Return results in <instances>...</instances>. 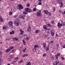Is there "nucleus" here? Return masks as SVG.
I'll return each instance as SVG.
<instances>
[{
	"label": "nucleus",
	"mask_w": 65,
	"mask_h": 65,
	"mask_svg": "<svg viewBox=\"0 0 65 65\" xmlns=\"http://www.w3.org/2000/svg\"><path fill=\"white\" fill-rule=\"evenodd\" d=\"M26 11H24L23 12V13L25 14H27V12H31V9H29L28 8H27L25 9Z\"/></svg>",
	"instance_id": "nucleus-1"
},
{
	"label": "nucleus",
	"mask_w": 65,
	"mask_h": 65,
	"mask_svg": "<svg viewBox=\"0 0 65 65\" xmlns=\"http://www.w3.org/2000/svg\"><path fill=\"white\" fill-rule=\"evenodd\" d=\"M43 45L44 46V48L45 50V51H48V48L49 47V45H48L47 47H45V45H46V43H43Z\"/></svg>",
	"instance_id": "nucleus-2"
},
{
	"label": "nucleus",
	"mask_w": 65,
	"mask_h": 65,
	"mask_svg": "<svg viewBox=\"0 0 65 65\" xmlns=\"http://www.w3.org/2000/svg\"><path fill=\"white\" fill-rule=\"evenodd\" d=\"M13 47L12 46L10 47L8 49H7L6 51V53H8L10 50L13 49Z\"/></svg>",
	"instance_id": "nucleus-3"
},
{
	"label": "nucleus",
	"mask_w": 65,
	"mask_h": 65,
	"mask_svg": "<svg viewBox=\"0 0 65 65\" xmlns=\"http://www.w3.org/2000/svg\"><path fill=\"white\" fill-rule=\"evenodd\" d=\"M18 7H17V8L18 9H19L20 10L21 9H23V6H22L21 5V4L18 5Z\"/></svg>",
	"instance_id": "nucleus-4"
},
{
	"label": "nucleus",
	"mask_w": 65,
	"mask_h": 65,
	"mask_svg": "<svg viewBox=\"0 0 65 65\" xmlns=\"http://www.w3.org/2000/svg\"><path fill=\"white\" fill-rule=\"evenodd\" d=\"M25 15H19V18L20 19H22L23 20H24L25 19Z\"/></svg>",
	"instance_id": "nucleus-5"
},
{
	"label": "nucleus",
	"mask_w": 65,
	"mask_h": 65,
	"mask_svg": "<svg viewBox=\"0 0 65 65\" xmlns=\"http://www.w3.org/2000/svg\"><path fill=\"white\" fill-rule=\"evenodd\" d=\"M36 14L38 17H41V14L39 12H37Z\"/></svg>",
	"instance_id": "nucleus-6"
},
{
	"label": "nucleus",
	"mask_w": 65,
	"mask_h": 65,
	"mask_svg": "<svg viewBox=\"0 0 65 65\" xmlns=\"http://www.w3.org/2000/svg\"><path fill=\"white\" fill-rule=\"evenodd\" d=\"M19 23V18H17V19L14 21V23Z\"/></svg>",
	"instance_id": "nucleus-7"
},
{
	"label": "nucleus",
	"mask_w": 65,
	"mask_h": 65,
	"mask_svg": "<svg viewBox=\"0 0 65 65\" xmlns=\"http://www.w3.org/2000/svg\"><path fill=\"white\" fill-rule=\"evenodd\" d=\"M19 24H19V23H14V25L15 26H19Z\"/></svg>",
	"instance_id": "nucleus-8"
},
{
	"label": "nucleus",
	"mask_w": 65,
	"mask_h": 65,
	"mask_svg": "<svg viewBox=\"0 0 65 65\" xmlns=\"http://www.w3.org/2000/svg\"><path fill=\"white\" fill-rule=\"evenodd\" d=\"M43 28L45 30H47V27L46 26L44 25L43 26Z\"/></svg>",
	"instance_id": "nucleus-9"
},
{
	"label": "nucleus",
	"mask_w": 65,
	"mask_h": 65,
	"mask_svg": "<svg viewBox=\"0 0 65 65\" xmlns=\"http://www.w3.org/2000/svg\"><path fill=\"white\" fill-rule=\"evenodd\" d=\"M58 63H59V62H58L57 61V62H55L53 63L54 65H57L58 64Z\"/></svg>",
	"instance_id": "nucleus-10"
},
{
	"label": "nucleus",
	"mask_w": 65,
	"mask_h": 65,
	"mask_svg": "<svg viewBox=\"0 0 65 65\" xmlns=\"http://www.w3.org/2000/svg\"><path fill=\"white\" fill-rule=\"evenodd\" d=\"M14 31H12L11 32H10V34H14Z\"/></svg>",
	"instance_id": "nucleus-11"
},
{
	"label": "nucleus",
	"mask_w": 65,
	"mask_h": 65,
	"mask_svg": "<svg viewBox=\"0 0 65 65\" xmlns=\"http://www.w3.org/2000/svg\"><path fill=\"white\" fill-rule=\"evenodd\" d=\"M9 25H12V21H10L9 22Z\"/></svg>",
	"instance_id": "nucleus-12"
},
{
	"label": "nucleus",
	"mask_w": 65,
	"mask_h": 65,
	"mask_svg": "<svg viewBox=\"0 0 65 65\" xmlns=\"http://www.w3.org/2000/svg\"><path fill=\"white\" fill-rule=\"evenodd\" d=\"M0 21L3 22V20H2V18L1 16H0Z\"/></svg>",
	"instance_id": "nucleus-13"
},
{
	"label": "nucleus",
	"mask_w": 65,
	"mask_h": 65,
	"mask_svg": "<svg viewBox=\"0 0 65 65\" xmlns=\"http://www.w3.org/2000/svg\"><path fill=\"white\" fill-rule=\"evenodd\" d=\"M7 27L6 26H4V27H3V30L4 29H7Z\"/></svg>",
	"instance_id": "nucleus-14"
},
{
	"label": "nucleus",
	"mask_w": 65,
	"mask_h": 65,
	"mask_svg": "<svg viewBox=\"0 0 65 65\" xmlns=\"http://www.w3.org/2000/svg\"><path fill=\"white\" fill-rule=\"evenodd\" d=\"M23 42L24 44V45H26V42L25 41V40H23Z\"/></svg>",
	"instance_id": "nucleus-15"
},
{
	"label": "nucleus",
	"mask_w": 65,
	"mask_h": 65,
	"mask_svg": "<svg viewBox=\"0 0 65 65\" xmlns=\"http://www.w3.org/2000/svg\"><path fill=\"white\" fill-rule=\"evenodd\" d=\"M61 0H57L56 1V2H57V3H59L60 2V1Z\"/></svg>",
	"instance_id": "nucleus-16"
},
{
	"label": "nucleus",
	"mask_w": 65,
	"mask_h": 65,
	"mask_svg": "<svg viewBox=\"0 0 65 65\" xmlns=\"http://www.w3.org/2000/svg\"><path fill=\"white\" fill-rule=\"evenodd\" d=\"M15 51H16V50H13L12 51L11 53H15Z\"/></svg>",
	"instance_id": "nucleus-17"
},
{
	"label": "nucleus",
	"mask_w": 65,
	"mask_h": 65,
	"mask_svg": "<svg viewBox=\"0 0 65 65\" xmlns=\"http://www.w3.org/2000/svg\"><path fill=\"white\" fill-rule=\"evenodd\" d=\"M63 25V23L61 24H60V26L58 27V28H60V27H61Z\"/></svg>",
	"instance_id": "nucleus-18"
},
{
	"label": "nucleus",
	"mask_w": 65,
	"mask_h": 65,
	"mask_svg": "<svg viewBox=\"0 0 65 65\" xmlns=\"http://www.w3.org/2000/svg\"><path fill=\"white\" fill-rule=\"evenodd\" d=\"M44 12L46 14H47L48 13V11L46 10Z\"/></svg>",
	"instance_id": "nucleus-19"
},
{
	"label": "nucleus",
	"mask_w": 65,
	"mask_h": 65,
	"mask_svg": "<svg viewBox=\"0 0 65 65\" xmlns=\"http://www.w3.org/2000/svg\"><path fill=\"white\" fill-rule=\"evenodd\" d=\"M39 30H37L35 32V33H38L39 32Z\"/></svg>",
	"instance_id": "nucleus-20"
},
{
	"label": "nucleus",
	"mask_w": 65,
	"mask_h": 65,
	"mask_svg": "<svg viewBox=\"0 0 65 65\" xmlns=\"http://www.w3.org/2000/svg\"><path fill=\"white\" fill-rule=\"evenodd\" d=\"M29 40V37H26V40Z\"/></svg>",
	"instance_id": "nucleus-21"
},
{
	"label": "nucleus",
	"mask_w": 65,
	"mask_h": 65,
	"mask_svg": "<svg viewBox=\"0 0 65 65\" xmlns=\"http://www.w3.org/2000/svg\"><path fill=\"white\" fill-rule=\"evenodd\" d=\"M59 57V56H58V55H55V57L56 58H58V57Z\"/></svg>",
	"instance_id": "nucleus-22"
},
{
	"label": "nucleus",
	"mask_w": 65,
	"mask_h": 65,
	"mask_svg": "<svg viewBox=\"0 0 65 65\" xmlns=\"http://www.w3.org/2000/svg\"><path fill=\"white\" fill-rule=\"evenodd\" d=\"M13 57H14V55H10V58H13Z\"/></svg>",
	"instance_id": "nucleus-23"
},
{
	"label": "nucleus",
	"mask_w": 65,
	"mask_h": 65,
	"mask_svg": "<svg viewBox=\"0 0 65 65\" xmlns=\"http://www.w3.org/2000/svg\"><path fill=\"white\" fill-rule=\"evenodd\" d=\"M26 48H25L24 49V50H23L22 51H23V52H26Z\"/></svg>",
	"instance_id": "nucleus-24"
},
{
	"label": "nucleus",
	"mask_w": 65,
	"mask_h": 65,
	"mask_svg": "<svg viewBox=\"0 0 65 65\" xmlns=\"http://www.w3.org/2000/svg\"><path fill=\"white\" fill-rule=\"evenodd\" d=\"M56 47H59V44H56Z\"/></svg>",
	"instance_id": "nucleus-25"
},
{
	"label": "nucleus",
	"mask_w": 65,
	"mask_h": 65,
	"mask_svg": "<svg viewBox=\"0 0 65 65\" xmlns=\"http://www.w3.org/2000/svg\"><path fill=\"white\" fill-rule=\"evenodd\" d=\"M60 23H58V27H60Z\"/></svg>",
	"instance_id": "nucleus-26"
},
{
	"label": "nucleus",
	"mask_w": 65,
	"mask_h": 65,
	"mask_svg": "<svg viewBox=\"0 0 65 65\" xmlns=\"http://www.w3.org/2000/svg\"><path fill=\"white\" fill-rule=\"evenodd\" d=\"M38 45H36L34 46V47L36 48V47H38Z\"/></svg>",
	"instance_id": "nucleus-27"
},
{
	"label": "nucleus",
	"mask_w": 65,
	"mask_h": 65,
	"mask_svg": "<svg viewBox=\"0 0 65 65\" xmlns=\"http://www.w3.org/2000/svg\"><path fill=\"white\" fill-rule=\"evenodd\" d=\"M26 6L27 7H29L30 6V4L27 3V4H26Z\"/></svg>",
	"instance_id": "nucleus-28"
},
{
	"label": "nucleus",
	"mask_w": 65,
	"mask_h": 65,
	"mask_svg": "<svg viewBox=\"0 0 65 65\" xmlns=\"http://www.w3.org/2000/svg\"><path fill=\"white\" fill-rule=\"evenodd\" d=\"M36 8H35L33 9V11H36Z\"/></svg>",
	"instance_id": "nucleus-29"
},
{
	"label": "nucleus",
	"mask_w": 65,
	"mask_h": 65,
	"mask_svg": "<svg viewBox=\"0 0 65 65\" xmlns=\"http://www.w3.org/2000/svg\"><path fill=\"white\" fill-rule=\"evenodd\" d=\"M31 63H30V62H28V63L27 64L28 65H31Z\"/></svg>",
	"instance_id": "nucleus-30"
},
{
	"label": "nucleus",
	"mask_w": 65,
	"mask_h": 65,
	"mask_svg": "<svg viewBox=\"0 0 65 65\" xmlns=\"http://www.w3.org/2000/svg\"><path fill=\"white\" fill-rule=\"evenodd\" d=\"M20 32L22 33H23V32H24V31L22 30V29H20Z\"/></svg>",
	"instance_id": "nucleus-31"
},
{
	"label": "nucleus",
	"mask_w": 65,
	"mask_h": 65,
	"mask_svg": "<svg viewBox=\"0 0 65 65\" xmlns=\"http://www.w3.org/2000/svg\"><path fill=\"white\" fill-rule=\"evenodd\" d=\"M12 14V13L11 12H10L9 13V14L10 15H11Z\"/></svg>",
	"instance_id": "nucleus-32"
},
{
	"label": "nucleus",
	"mask_w": 65,
	"mask_h": 65,
	"mask_svg": "<svg viewBox=\"0 0 65 65\" xmlns=\"http://www.w3.org/2000/svg\"><path fill=\"white\" fill-rule=\"evenodd\" d=\"M27 30V31L29 32H31V30L29 29H28Z\"/></svg>",
	"instance_id": "nucleus-33"
},
{
	"label": "nucleus",
	"mask_w": 65,
	"mask_h": 65,
	"mask_svg": "<svg viewBox=\"0 0 65 65\" xmlns=\"http://www.w3.org/2000/svg\"><path fill=\"white\" fill-rule=\"evenodd\" d=\"M2 54H3V53L2 52H0V55H2Z\"/></svg>",
	"instance_id": "nucleus-34"
},
{
	"label": "nucleus",
	"mask_w": 65,
	"mask_h": 65,
	"mask_svg": "<svg viewBox=\"0 0 65 65\" xmlns=\"http://www.w3.org/2000/svg\"><path fill=\"white\" fill-rule=\"evenodd\" d=\"M25 56H26V55H25V54L24 55H22V57H25Z\"/></svg>",
	"instance_id": "nucleus-35"
},
{
	"label": "nucleus",
	"mask_w": 65,
	"mask_h": 65,
	"mask_svg": "<svg viewBox=\"0 0 65 65\" xmlns=\"http://www.w3.org/2000/svg\"><path fill=\"white\" fill-rule=\"evenodd\" d=\"M48 26H49V27H52V25H51L50 24H48Z\"/></svg>",
	"instance_id": "nucleus-36"
},
{
	"label": "nucleus",
	"mask_w": 65,
	"mask_h": 65,
	"mask_svg": "<svg viewBox=\"0 0 65 65\" xmlns=\"http://www.w3.org/2000/svg\"><path fill=\"white\" fill-rule=\"evenodd\" d=\"M18 57H16L14 58L15 60H18Z\"/></svg>",
	"instance_id": "nucleus-37"
},
{
	"label": "nucleus",
	"mask_w": 65,
	"mask_h": 65,
	"mask_svg": "<svg viewBox=\"0 0 65 65\" xmlns=\"http://www.w3.org/2000/svg\"><path fill=\"white\" fill-rule=\"evenodd\" d=\"M42 4V3H41V2H40L39 3H38L39 5H41Z\"/></svg>",
	"instance_id": "nucleus-38"
},
{
	"label": "nucleus",
	"mask_w": 65,
	"mask_h": 65,
	"mask_svg": "<svg viewBox=\"0 0 65 65\" xmlns=\"http://www.w3.org/2000/svg\"><path fill=\"white\" fill-rule=\"evenodd\" d=\"M46 56V54H44L43 55V57H45Z\"/></svg>",
	"instance_id": "nucleus-39"
},
{
	"label": "nucleus",
	"mask_w": 65,
	"mask_h": 65,
	"mask_svg": "<svg viewBox=\"0 0 65 65\" xmlns=\"http://www.w3.org/2000/svg\"><path fill=\"white\" fill-rule=\"evenodd\" d=\"M61 58L62 60H64V58L63 57H61Z\"/></svg>",
	"instance_id": "nucleus-40"
},
{
	"label": "nucleus",
	"mask_w": 65,
	"mask_h": 65,
	"mask_svg": "<svg viewBox=\"0 0 65 65\" xmlns=\"http://www.w3.org/2000/svg\"><path fill=\"white\" fill-rule=\"evenodd\" d=\"M51 35L52 36H54V32H52L51 34Z\"/></svg>",
	"instance_id": "nucleus-41"
},
{
	"label": "nucleus",
	"mask_w": 65,
	"mask_h": 65,
	"mask_svg": "<svg viewBox=\"0 0 65 65\" xmlns=\"http://www.w3.org/2000/svg\"><path fill=\"white\" fill-rule=\"evenodd\" d=\"M15 39L16 41H18V38H15Z\"/></svg>",
	"instance_id": "nucleus-42"
},
{
	"label": "nucleus",
	"mask_w": 65,
	"mask_h": 65,
	"mask_svg": "<svg viewBox=\"0 0 65 65\" xmlns=\"http://www.w3.org/2000/svg\"><path fill=\"white\" fill-rule=\"evenodd\" d=\"M59 65H63V64L62 63H60V64H59Z\"/></svg>",
	"instance_id": "nucleus-43"
},
{
	"label": "nucleus",
	"mask_w": 65,
	"mask_h": 65,
	"mask_svg": "<svg viewBox=\"0 0 65 65\" xmlns=\"http://www.w3.org/2000/svg\"><path fill=\"white\" fill-rule=\"evenodd\" d=\"M14 10V8H11V10Z\"/></svg>",
	"instance_id": "nucleus-44"
},
{
	"label": "nucleus",
	"mask_w": 65,
	"mask_h": 65,
	"mask_svg": "<svg viewBox=\"0 0 65 65\" xmlns=\"http://www.w3.org/2000/svg\"><path fill=\"white\" fill-rule=\"evenodd\" d=\"M57 55H58V57L59 56H60V53H58L57 54H56Z\"/></svg>",
	"instance_id": "nucleus-45"
},
{
	"label": "nucleus",
	"mask_w": 65,
	"mask_h": 65,
	"mask_svg": "<svg viewBox=\"0 0 65 65\" xmlns=\"http://www.w3.org/2000/svg\"><path fill=\"white\" fill-rule=\"evenodd\" d=\"M8 60L9 61H11V58H8Z\"/></svg>",
	"instance_id": "nucleus-46"
},
{
	"label": "nucleus",
	"mask_w": 65,
	"mask_h": 65,
	"mask_svg": "<svg viewBox=\"0 0 65 65\" xmlns=\"http://www.w3.org/2000/svg\"><path fill=\"white\" fill-rule=\"evenodd\" d=\"M47 34H50V31H48L47 32Z\"/></svg>",
	"instance_id": "nucleus-47"
},
{
	"label": "nucleus",
	"mask_w": 65,
	"mask_h": 65,
	"mask_svg": "<svg viewBox=\"0 0 65 65\" xmlns=\"http://www.w3.org/2000/svg\"><path fill=\"white\" fill-rule=\"evenodd\" d=\"M10 26H11V28H13V25H12V24L11 25H10Z\"/></svg>",
	"instance_id": "nucleus-48"
},
{
	"label": "nucleus",
	"mask_w": 65,
	"mask_h": 65,
	"mask_svg": "<svg viewBox=\"0 0 65 65\" xmlns=\"http://www.w3.org/2000/svg\"><path fill=\"white\" fill-rule=\"evenodd\" d=\"M12 39H13V41H14V40H15V38H13Z\"/></svg>",
	"instance_id": "nucleus-49"
},
{
	"label": "nucleus",
	"mask_w": 65,
	"mask_h": 65,
	"mask_svg": "<svg viewBox=\"0 0 65 65\" xmlns=\"http://www.w3.org/2000/svg\"><path fill=\"white\" fill-rule=\"evenodd\" d=\"M2 48L1 47L0 48V51H2Z\"/></svg>",
	"instance_id": "nucleus-50"
},
{
	"label": "nucleus",
	"mask_w": 65,
	"mask_h": 65,
	"mask_svg": "<svg viewBox=\"0 0 65 65\" xmlns=\"http://www.w3.org/2000/svg\"><path fill=\"white\" fill-rule=\"evenodd\" d=\"M6 40H7V41H9V39H6Z\"/></svg>",
	"instance_id": "nucleus-51"
},
{
	"label": "nucleus",
	"mask_w": 65,
	"mask_h": 65,
	"mask_svg": "<svg viewBox=\"0 0 65 65\" xmlns=\"http://www.w3.org/2000/svg\"><path fill=\"white\" fill-rule=\"evenodd\" d=\"M50 43H53V41H51Z\"/></svg>",
	"instance_id": "nucleus-52"
},
{
	"label": "nucleus",
	"mask_w": 65,
	"mask_h": 65,
	"mask_svg": "<svg viewBox=\"0 0 65 65\" xmlns=\"http://www.w3.org/2000/svg\"><path fill=\"white\" fill-rule=\"evenodd\" d=\"M30 18L29 17V16H27V19H29Z\"/></svg>",
	"instance_id": "nucleus-53"
},
{
	"label": "nucleus",
	"mask_w": 65,
	"mask_h": 65,
	"mask_svg": "<svg viewBox=\"0 0 65 65\" xmlns=\"http://www.w3.org/2000/svg\"><path fill=\"white\" fill-rule=\"evenodd\" d=\"M20 61H21V62H23V60H20Z\"/></svg>",
	"instance_id": "nucleus-54"
},
{
	"label": "nucleus",
	"mask_w": 65,
	"mask_h": 65,
	"mask_svg": "<svg viewBox=\"0 0 65 65\" xmlns=\"http://www.w3.org/2000/svg\"><path fill=\"white\" fill-rule=\"evenodd\" d=\"M61 4V5H63V3H60Z\"/></svg>",
	"instance_id": "nucleus-55"
},
{
	"label": "nucleus",
	"mask_w": 65,
	"mask_h": 65,
	"mask_svg": "<svg viewBox=\"0 0 65 65\" xmlns=\"http://www.w3.org/2000/svg\"><path fill=\"white\" fill-rule=\"evenodd\" d=\"M55 10V9H54L53 10V12H54Z\"/></svg>",
	"instance_id": "nucleus-56"
},
{
	"label": "nucleus",
	"mask_w": 65,
	"mask_h": 65,
	"mask_svg": "<svg viewBox=\"0 0 65 65\" xmlns=\"http://www.w3.org/2000/svg\"><path fill=\"white\" fill-rule=\"evenodd\" d=\"M63 7V5H60V7Z\"/></svg>",
	"instance_id": "nucleus-57"
},
{
	"label": "nucleus",
	"mask_w": 65,
	"mask_h": 65,
	"mask_svg": "<svg viewBox=\"0 0 65 65\" xmlns=\"http://www.w3.org/2000/svg\"><path fill=\"white\" fill-rule=\"evenodd\" d=\"M54 21H52V24H54Z\"/></svg>",
	"instance_id": "nucleus-58"
},
{
	"label": "nucleus",
	"mask_w": 65,
	"mask_h": 65,
	"mask_svg": "<svg viewBox=\"0 0 65 65\" xmlns=\"http://www.w3.org/2000/svg\"><path fill=\"white\" fill-rule=\"evenodd\" d=\"M21 61H19V62H18V63H21Z\"/></svg>",
	"instance_id": "nucleus-59"
},
{
	"label": "nucleus",
	"mask_w": 65,
	"mask_h": 65,
	"mask_svg": "<svg viewBox=\"0 0 65 65\" xmlns=\"http://www.w3.org/2000/svg\"><path fill=\"white\" fill-rule=\"evenodd\" d=\"M56 37H58V34H57L56 35Z\"/></svg>",
	"instance_id": "nucleus-60"
},
{
	"label": "nucleus",
	"mask_w": 65,
	"mask_h": 65,
	"mask_svg": "<svg viewBox=\"0 0 65 65\" xmlns=\"http://www.w3.org/2000/svg\"><path fill=\"white\" fill-rule=\"evenodd\" d=\"M17 17H18V16L17 15H15V16L14 18H17Z\"/></svg>",
	"instance_id": "nucleus-61"
},
{
	"label": "nucleus",
	"mask_w": 65,
	"mask_h": 65,
	"mask_svg": "<svg viewBox=\"0 0 65 65\" xmlns=\"http://www.w3.org/2000/svg\"><path fill=\"white\" fill-rule=\"evenodd\" d=\"M20 34L21 35H23V32H21L20 33Z\"/></svg>",
	"instance_id": "nucleus-62"
},
{
	"label": "nucleus",
	"mask_w": 65,
	"mask_h": 65,
	"mask_svg": "<svg viewBox=\"0 0 65 65\" xmlns=\"http://www.w3.org/2000/svg\"><path fill=\"white\" fill-rule=\"evenodd\" d=\"M29 29H31V27L30 26H29Z\"/></svg>",
	"instance_id": "nucleus-63"
},
{
	"label": "nucleus",
	"mask_w": 65,
	"mask_h": 65,
	"mask_svg": "<svg viewBox=\"0 0 65 65\" xmlns=\"http://www.w3.org/2000/svg\"><path fill=\"white\" fill-rule=\"evenodd\" d=\"M28 54H26V55H25V56H28Z\"/></svg>",
	"instance_id": "nucleus-64"
}]
</instances>
